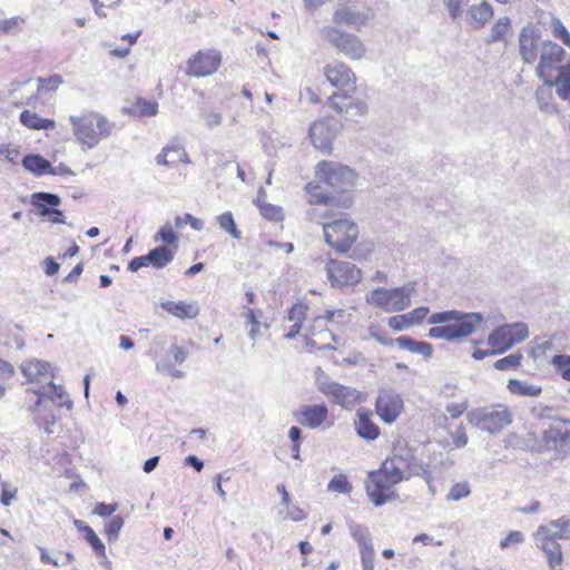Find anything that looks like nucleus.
Instances as JSON below:
<instances>
[{
    "label": "nucleus",
    "mask_w": 570,
    "mask_h": 570,
    "mask_svg": "<svg viewBox=\"0 0 570 570\" xmlns=\"http://www.w3.org/2000/svg\"><path fill=\"white\" fill-rule=\"evenodd\" d=\"M316 177L333 189L334 194L326 193L321 186L308 184L306 189L311 204L350 208L353 198L350 191L355 185L356 175L353 169L332 160H322L316 165Z\"/></svg>",
    "instance_id": "obj_1"
},
{
    "label": "nucleus",
    "mask_w": 570,
    "mask_h": 570,
    "mask_svg": "<svg viewBox=\"0 0 570 570\" xmlns=\"http://www.w3.org/2000/svg\"><path fill=\"white\" fill-rule=\"evenodd\" d=\"M481 313H463L452 309L433 313L429 316L428 323L435 325L429 330V337L458 342L473 334L482 324Z\"/></svg>",
    "instance_id": "obj_2"
},
{
    "label": "nucleus",
    "mask_w": 570,
    "mask_h": 570,
    "mask_svg": "<svg viewBox=\"0 0 570 570\" xmlns=\"http://www.w3.org/2000/svg\"><path fill=\"white\" fill-rule=\"evenodd\" d=\"M69 121L76 140L90 149L108 138L114 129V124L106 116L96 111L70 116Z\"/></svg>",
    "instance_id": "obj_3"
},
{
    "label": "nucleus",
    "mask_w": 570,
    "mask_h": 570,
    "mask_svg": "<svg viewBox=\"0 0 570 570\" xmlns=\"http://www.w3.org/2000/svg\"><path fill=\"white\" fill-rule=\"evenodd\" d=\"M414 293L415 283L393 288L377 287L366 294L365 301L386 313H395L404 311L411 305V297Z\"/></svg>",
    "instance_id": "obj_4"
},
{
    "label": "nucleus",
    "mask_w": 570,
    "mask_h": 570,
    "mask_svg": "<svg viewBox=\"0 0 570 570\" xmlns=\"http://www.w3.org/2000/svg\"><path fill=\"white\" fill-rule=\"evenodd\" d=\"M320 224L323 227L325 242L340 253L351 249L360 235L357 224L347 216L335 217L331 222Z\"/></svg>",
    "instance_id": "obj_5"
},
{
    "label": "nucleus",
    "mask_w": 570,
    "mask_h": 570,
    "mask_svg": "<svg viewBox=\"0 0 570 570\" xmlns=\"http://www.w3.org/2000/svg\"><path fill=\"white\" fill-rule=\"evenodd\" d=\"M320 37L340 53L352 60H361L366 55V47L354 33L347 32L337 26L326 24L320 29Z\"/></svg>",
    "instance_id": "obj_6"
},
{
    "label": "nucleus",
    "mask_w": 570,
    "mask_h": 570,
    "mask_svg": "<svg viewBox=\"0 0 570 570\" xmlns=\"http://www.w3.org/2000/svg\"><path fill=\"white\" fill-rule=\"evenodd\" d=\"M397 473H394L384 463L377 471L370 472L365 483L366 493L374 505L381 507L395 499L394 485L402 482Z\"/></svg>",
    "instance_id": "obj_7"
},
{
    "label": "nucleus",
    "mask_w": 570,
    "mask_h": 570,
    "mask_svg": "<svg viewBox=\"0 0 570 570\" xmlns=\"http://www.w3.org/2000/svg\"><path fill=\"white\" fill-rule=\"evenodd\" d=\"M383 463L397 473L402 480H409L414 475L430 476L428 465L419 462L413 450L403 441L395 443L392 455L386 458Z\"/></svg>",
    "instance_id": "obj_8"
},
{
    "label": "nucleus",
    "mask_w": 570,
    "mask_h": 570,
    "mask_svg": "<svg viewBox=\"0 0 570 570\" xmlns=\"http://www.w3.org/2000/svg\"><path fill=\"white\" fill-rule=\"evenodd\" d=\"M570 421L554 417L541 432L543 451L553 453L556 460H566L570 455Z\"/></svg>",
    "instance_id": "obj_9"
},
{
    "label": "nucleus",
    "mask_w": 570,
    "mask_h": 570,
    "mask_svg": "<svg viewBox=\"0 0 570 570\" xmlns=\"http://www.w3.org/2000/svg\"><path fill=\"white\" fill-rule=\"evenodd\" d=\"M315 383L321 393L343 409L351 410L363 401L362 394L356 389L331 380L320 367L315 372Z\"/></svg>",
    "instance_id": "obj_10"
},
{
    "label": "nucleus",
    "mask_w": 570,
    "mask_h": 570,
    "mask_svg": "<svg viewBox=\"0 0 570 570\" xmlns=\"http://www.w3.org/2000/svg\"><path fill=\"white\" fill-rule=\"evenodd\" d=\"M469 421L479 430L495 434L512 422V413L507 406L497 404L471 411Z\"/></svg>",
    "instance_id": "obj_11"
},
{
    "label": "nucleus",
    "mask_w": 570,
    "mask_h": 570,
    "mask_svg": "<svg viewBox=\"0 0 570 570\" xmlns=\"http://www.w3.org/2000/svg\"><path fill=\"white\" fill-rule=\"evenodd\" d=\"M223 53L217 48H202L185 62V75L190 78L209 77L218 71Z\"/></svg>",
    "instance_id": "obj_12"
},
{
    "label": "nucleus",
    "mask_w": 570,
    "mask_h": 570,
    "mask_svg": "<svg viewBox=\"0 0 570 570\" xmlns=\"http://www.w3.org/2000/svg\"><path fill=\"white\" fill-rule=\"evenodd\" d=\"M529 336L528 325L522 322L504 324L494 328L488 336V344L499 354L523 342Z\"/></svg>",
    "instance_id": "obj_13"
},
{
    "label": "nucleus",
    "mask_w": 570,
    "mask_h": 570,
    "mask_svg": "<svg viewBox=\"0 0 570 570\" xmlns=\"http://www.w3.org/2000/svg\"><path fill=\"white\" fill-rule=\"evenodd\" d=\"M324 269L331 286L335 288L354 286L362 279L361 269L347 261L330 258Z\"/></svg>",
    "instance_id": "obj_14"
},
{
    "label": "nucleus",
    "mask_w": 570,
    "mask_h": 570,
    "mask_svg": "<svg viewBox=\"0 0 570 570\" xmlns=\"http://www.w3.org/2000/svg\"><path fill=\"white\" fill-rule=\"evenodd\" d=\"M564 49L551 40H544L539 55L537 66V76L546 82L547 78H552L554 71L559 72L560 65L564 59Z\"/></svg>",
    "instance_id": "obj_15"
},
{
    "label": "nucleus",
    "mask_w": 570,
    "mask_h": 570,
    "mask_svg": "<svg viewBox=\"0 0 570 570\" xmlns=\"http://www.w3.org/2000/svg\"><path fill=\"white\" fill-rule=\"evenodd\" d=\"M342 129V124L335 118H323L309 126V137L315 148L330 153L333 140Z\"/></svg>",
    "instance_id": "obj_16"
},
{
    "label": "nucleus",
    "mask_w": 570,
    "mask_h": 570,
    "mask_svg": "<svg viewBox=\"0 0 570 570\" xmlns=\"http://www.w3.org/2000/svg\"><path fill=\"white\" fill-rule=\"evenodd\" d=\"M323 75L331 86L344 91L354 92L356 89V76L354 71L342 61H332L323 67Z\"/></svg>",
    "instance_id": "obj_17"
},
{
    "label": "nucleus",
    "mask_w": 570,
    "mask_h": 570,
    "mask_svg": "<svg viewBox=\"0 0 570 570\" xmlns=\"http://www.w3.org/2000/svg\"><path fill=\"white\" fill-rule=\"evenodd\" d=\"M31 383H38V389H29L27 392H31L37 395L36 406H39L45 397L51 400L58 406H67L70 409L72 402L67 400V392L63 386L56 385L52 382V377H28Z\"/></svg>",
    "instance_id": "obj_18"
},
{
    "label": "nucleus",
    "mask_w": 570,
    "mask_h": 570,
    "mask_svg": "<svg viewBox=\"0 0 570 570\" xmlns=\"http://www.w3.org/2000/svg\"><path fill=\"white\" fill-rule=\"evenodd\" d=\"M375 409L384 423L391 424L401 415L404 403L399 393L392 390H381L375 402Z\"/></svg>",
    "instance_id": "obj_19"
},
{
    "label": "nucleus",
    "mask_w": 570,
    "mask_h": 570,
    "mask_svg": "<svg viewBox=\"0 0 570 570\" xmlns=\"http://www.w3.org/2000/svg\"><path fill=\"white\" fill-rule=\"evenodd\" d=\"M328 106L342 115L345 119L355 120L367 112V106L360 99L352 98L348 94L335 92L327 99Z\"/></svg>",
    "instance_id": "obj_20"
},
{
    "label": "nucleus",
    "mask_w": 570,
    "mask_h": 570,
    "mask_svg": "<svg viewBox=\"0 0 570 570\" xmlns=\"http://www.w3.org/2000/svg\"><path fill=\"white\" fill-rule=\"evenodd\" d=\"M544 40H541L540 30L532 24L524 27L519 36V50L525 63H533L540 52Z\"/></svg>",
    "instance_id": "obj_21"
},
{
    "label": "nucleus",
    "mask_w": 570,
    "mask_h": 570,
    "mask_svg": "<svg viewBox=\"0 0 570 570\" xmlns=\"http://www.w3.org/2000/svg\"><path fill=\"white\" fill-rule=\"evenodd\" d=\"M371 18L370 9H358L355 6L340 3L333 12V24H345L355 29H361Z\"/></svg>",
    "instance_id": "obj_22"
},
{
    "label": "nucleus",
    "mask_w": 570,
    "mask_h": 570,
    "mask_svg": "<svg viewBox=\"0 0 570 570\" xmlns=\"http://www.w3.org/2000/svg\"><path fill=\"white\" fill-rule=\"evenodd\" d=\"M327 416L328 409L324 403L305 405L294 412L295 421L308 429L320 428L326 421Z\"/></svg>",
    "instance_id": "obj_23"
},
{
    "label": "nucleus",
    "mask_w": 570,
    "mask_h": 570,
    "mask_svg": "<svg viewBox=\"0 0 570 570\" xmlns=\"http://www.w3.org/2000/svg\"><path fill=\"white\" fill-rule=\"evenodd\" d=\"M569 525L570 520L562 517L558 520L551 521L546 525L539 527L534 533L535 544H544V542H557L558 539L564 537L566 530Z\"/></svg>",
    "instance_id": "obj_24"
},
{
    "label": "nucleus",
    "mask_w": 570,
    "mask_h": 570,
    "mask_svg": "<svg viewBox=\"0 0 570 570\" xmlns=\"http://www.w3.org/2000/svg\"><path fill=\"white\" fill-rule=\"evenodd\" d=\"M156 163L166 167H176L188 163V155L178 141H173L165 146L157 155Z\"/></svg>",
    "instance_id": "obj_25"
},
{
    "label": "nucleus",
    "mask_w": 570,
    "mask_h": 570,
    "mask_svg": "<svg viewBox=\"0 0 570 570\" xmlns=\"http://www.w3.org/2000/svg\"><path fill=\"white\" fill-rule=\"evenodd\" d=\"M371 416L372 414L362 407L357 410L354 422L357 435L368 441L375 440L380 435V429Z\"/></svg>",
    "instance_id": "obj_26"
},
{
    "label": "nucleus",
    "mask_w": 570,
    "mask_h": 570,
    "mask_svg": "<svg viewBox=\"0 0 570 570\" xmlns=\"http://www.w3.org/2000/svg\"><path fill=\"white\" fill-rule=\"evenodd\" d=\"M544 85L556 87L558 97L570 102V61L559 68L556 79L547 78Z\"/></svg>",
    "instance_id": "obj_27"
},
{
    "label": "nucleus",
    "mask_w": 570,
    "mask_h": 570,
    "mask_svg": "<svg viewBox=\"0 0 570 570\" xmlns=\"http://www.w3.org/2000/svg\"><path fill=\"white\" fill-rule=\"evenodd\" d=\"M124 112L132 117H153L158 112V104L155 100H147L140 97L129 101L124 108Z\"/></svg>",
    "instance_id": "obj_28"
},
{
    "label": "nucleus",
    "mask_w": 570,
    "mask_h": 570,
    "mask_svg": "<svg viewBox=\"0 0 570 570\" xmlns=\"http://www.w3.org/2000/svg\"><path fill=\"white\" fill-rule=\"evenodd\" d=\"M20 122L30 130H52L56 121L50 118H42L37 112L23 110L19 116Z\"/></svg>",
    "instance_id": "obj_29"
},
{
    "label": "nucleus",
    "mask_w": 570,
    "mask_h": 570,
    "mask_svg": "<svg viewBox=\"0 0 570 570\" xmlns=\"http://www.w3.org/2000/svg\"><path fill=\"white\" fill-rule=\"evenodd\" d=\"M469 23L475 29L482 28L493 17V9L488 1L470 7L468 11Z\"/></svg>",
    "instance_id": "obj_30"
},
{
    "label": "nucleus",
    "mask_w": 570,
    "mask_h": 570,
    "mask_svg": "<svg viewBox=\"0 0 570 570\" xmlns=\"http://www.w3.org/2000/svg\"><path fill=\"white\" fill-rule=\"evenodd\" d=\"M255 205L257 206L261 215L265 219H267L269 222H274V223L283 222V219H284L283 208L281 206H276V205L266 203L265 193L263 191L262 188L258 190L257 198L255 200Z\"/></svg>",
    "instance_id": "obj_31"
},
{
    "label": "nucleus",
    "mask_w": 570,
    "mask_h": 570,
    "mask_svg": "<svg viewBox=\"0 0 570 570\" xmlns=\"http://www.w3.org/2000/svg\"><path fill=\"white\" fill-rule=\"evenodd\" d=\"M161 308L178 318H195L199 313V309L195 304L185 302H163Z\"/></svg>",
    "instance_id": "obj_32"
},
{
    "label": "nucleus",
    "mask_w": 570,
    "mask_h": 570,
    "mask_svg": "<svg viewBox=\"0 0 570 570\" xmlns=\"http://www.w3.org/2000/svg\"><path fill=\"white\" fill-rule=\"evenodd\" d=\"M395 342L400 348L421 354L426 360L432 356L433 347L428 342L415 341L407 336H400L395 340Z\"/></svg>",
    "instance_id": "obj_33"
},
{
    "label": "nucleus",
    "mask_w": 570,
    "mask_h": 570,
    "mask_svg": "<svg viewBox=\"0 0 570 570\" xmlns=\"http://www.w3.org/2000/svg\"><path fill=\"white\" fill-rule=\"evenodd\" d=\"M31 202L41 217H43L45 210L50 212L51 208L58 207L61 204L60 197L50 193H35L31 196Z\"/></svg>",
    "instance_id": "obj_34"
},
{
    "label": "nucleus",
    "mask_w": 570,
    "mask_h": 570,
    "mask_svg": "<svg viewBox=\"0 0 570 570\" xmlns=\"http://www.w3.org/2000/svg\"><path fill=\"white\" fill-rule=\"evenodd\" d=\"M508 391L518 396H539L542 392V387L540 385L530 384L527 381L511 379L508 381L507 385Z\"/></svg>",
    "instance_id": "obj_35"
},
{
    "label": "nucleus",
    "mask_w": 570,
    "mask_h": 570,
    "mask_svg": "<svg viewBox=\"0 0 570 570\" xmlns=\"http://www.w3.org/2000/svg\"><path fill=\"white\" fill-rule=\"evenodd\" d=\"M75 525L79 531L83 533L86 541L90 544L97 557L102 558L106 557V548L96 532L89 525L85 524L80 520L75 521Z\"/></svg>",
    "instance_id": "obj_36"
},
{
    "label": "nucleus",
    "mask_w": 570,
    "mask_h": 570,
    "mask_svg": "<svg viewBox=\"0 0 570 570\" xmlns=\"http://www.w3.org/2000/svg\"><path fill=\"white\" fill-rule=\"evenodd\" d=\"M175 254V249L166 246H159L148 253V258L150 265L155 268H164L174 259Z\"/></svg>",
    "instance_id": "obj_37"
},
{
    "label": "nucleus",
    "mask_w": 570,
    "mask_h": 570,
    "mask_svg": "<svg viewBox=\"0 0 570 570\" xmlns=\"http://www.w3.org/2000/svg\"><path fill=\"white\" fill-rule=\"evenodd\" d=\"M22 165L27 170L37 175H42L51 168V165L47 159L40 155L33 154L24 156L22 159Z\"/></svg>",
    "instance_id": "obj_38"
},
{
    "label": "nucleus",
    "mask_w": 570,
    "mask_h": 570,
    "mask_svg": "<svg viewBox=\"0 0 570 570\" xmlns=\"http://www.w3.org/2000/svg\"><path fill=\"white\" fill-rule=\"evenodd\" d=\"M535 546L546 552L549 566L552 570H556L557 567L561 564L562 553L558 542H544V544L541 543Z\"/></svg>",
    "instance_id": "obj_39"
},
{
    "label": "nucleus",
    "mask_w": 570,
    "mask_h": 570,
    "mask_svg": "<svg viewBox=\"0 0 570 570\" xmlns=\"http://www.w3.org/2000/svg\"><path fill=\"white\" fill-rule=\"evenodd\" d=\"M553 86L542 85L535 90V99L540 110L551 112L554 110L552 104V91Z\"/></svg>",
    "instance_id": "obj_40"
},
{
    "label": "nucleus",
    "mask_w": 570,
    "mask_h": 570,
    "mask_svg": "<svg viewBox=\"0 0 570 570\" xmlns=\"http://www.w3.org/2000/svg\"><path fill=\"white\" fill-rule=\"evenodd\" d=\"M351 535L357 542L360 550L373 547L368 530L366 527L350 523L348 525Z\"/></svg>",
    "instance_id": "obj_41"
},
{
    "label": "nucleus",
    "mask_w": 570,
    "mask_h": 570,
    "mask_svg": "<svg viewBox=\"0 0 570 570\" xmlns=\"http://www.w3.org/2000/svg\"><path fill=\"white\" fill-rule=\"evenodd\" d=\"M549 28L556 39L560 40L566 47L570 48V32L558 17L553 16L551 18Z\"/></svg>",
    "instance_id": "obj_42"
},
{
    "label": "nucleus",
    "mask_w": 570,
    "mask_h": 570,
    "mask_svg": "<svg viewBox=\"0 0 570 570\" xmlns=\"http://www.w3.org/2000/svg\"><path fill=\"white\" fill-rule=\"evenodd\" d=\"M511 29V21L508 17L500 18L491 28L489 42H497L504 38Z\"/></svg>",
    "instance_id": "obj_43"
},
{
    "label": "nucleus",
    "mask_w": 570,
    "mask_h": 570,
    "mask_svg": "<svg viewBox=\"0 0 570 570\" xmlns=\"http://www.w3.org/2000/svg\"><path fill=\"white\" fill-rule=\"evenodd\" d=\"M62 82H63L62 77L59 75H51L49 77L38 78L37 79V91L39 94L55 91L59 88V86Z\"/></svg>",
    "instance_id": "obj_44"
},
{
    "label": "nucleus",
    "mask_w": 570,
    "mask_h": 570,
    "mask_svg": "<svg viewBox=\"0 0 570 570\" xmlns=\"http://www.w3.org/2000/svg\"><path fill=\"white\" fill-rule=\"evenodd\" d=\"M141 35V30H138L135 33H126L121 37L124 41L128 43L126 48H116L110 50V55L117 58H125L129 55L131 47L137 42L138 38Z\"/></svg>",
    "instance_id": "obj_45"
},
{
    "label": "nucleus",
    "mask_w": 570,
    "mask_h": 570,
    "mask_svg": "<svg viewBox=\"0 0 570 570\" xmlns=\"http://www.w3.org/2000/svg\"><path fill=\"white\" fill-rule=\"evenodd\" d=\"M158 236L163 243L168 245L167 247L175 249V252L177 250L178 237H177L176 233L174 232L173 226L169 223H167L160 227V229L158 232Z\"/></svg>",
    "instance_id": "obj_46"
},
{
    "label": "nucleus",
    "mask_w": 570,
    "mask_h": 570,
    "mask_svg": "<svg viewBox=\"0 0 570 570\" xmlns=\"http://www.w3.org/2000/svg\"><path fill=\"white\" fill-rule=\"evenodd\" d=\"M470 493L471 488L466 481L458 482L450 488L446 499L449 501H460L461 499L469 497Z\"/></svg>",
    "instance_id": "obj_47"
},
{
    "label": "nucleus",
    "mask_w": 570,
    "mask_h": 570,
    "mask_svg": "<svg viewBox=\"0 0 570 570\" xmlns=\"http://www.w3.org/2000/svg\"><path fill=\"white\" fill-rule=\"evenodd\" d=\"M521 360H522V354H520V353L510 354L508 356H504V357L498 360L493 364V366H494V368H497L499 371H507V370H510V368H517V367L520 366Z\"/></svg>",
    "instance_id": "obj_48"
},
{
    "label": "nucleus",
    "mask_w": 570,
    "mask_h": 570,
    "mask_svg": "<svg viewBox=\"0 0 570 570\" xmlns=\"http://www.w3.org/2000/svg\"><path fill=\"white\" fill-rule=\"evenodd\" d=\"M330 491L338 493H350L352 491V484L348 482L344 474L335 475L327 485Z\"/></svg>",
    "instance_id": "obj_49"
},
{
    "label": "nucleus",
    "mask_w": 570,
    "mask_h": 570,
    "mask_svg": "<svg viewBox=\"0 0 570 570\" xmlns=\"http://www.w3.org/2000/svg\"><path fill=\"white\" fill-rule=\"evenodd\" d=\"M551 363L561 372V376L570 381V355L558 354L552 357Z\"/></svg>",
    "instance_id": "obj_50"
},
{
    "label": "nucleus",
    "mask_w": 570,
    "mask_h": 570,
    "mask_svg": "<svg viewBox=\"0 0 570 570\" xmlns=\"http://www.w3.org/2000/svg\"><path fill=\"white\" fill-rule=\"evenodd\" d=\"M279 514L282 515L283 519H288L292 521H301L306 517L304 511L293 503H289L285 505L282 510H279Z\"/></svg>",
    "instance_id": "obj_51"
},
{
    "label": "nucleus",
    "mask_w": 570,
    "mask_h": 570,
    "mask_svg": "<svg viewBox=\"0 0 570 570\" xmlns=\"http://www.w3.org/2000/svg\"><path fill=\"white\" fill-rule=\"evenodd\" d=\"M445 8L452 19H458L462 16L464 7L468 6L469 0H443Z\"/></svg>",
    "instance_id": "obj_52"
},
{
    "label": "nucleus",
    "mask_w": 570,
    "mask_h": 570,
    "mask_svg": "<svg viewBox=\"0 0 570 570\" xmlns=\"http://www.w3.org/2000/svg\"><path fill=\"white\" fill-rule=\"evenodd\" d=\"M218 223L220 227L227 230L232 236L236 238L239 237V232L236 228L234 218L230 213H224L218 216Z\"/></svg>",
    "instance_id": "obj_53"
},
{
    "label": "nucleus",
    "mask_w": 570,
    "mask_h": 570,
    "mask_svg": "<svg viewBox=\"0 0 570 570\" xmlns=\"http://www.w3.org/2000/svg\"><path fill=\"white\" fill-rule=\"evenodd\" d=\"M389 326L396 331L401 332L409 327H411L410 321L407 318L406 314L395 315L389 318L387 321Z\"/></svg>",
    "instance_id": "obj_54"
},
{
    "label": "nucleus",
    "mask_w": 570,
    "mask_h": 570,
    "mask_svg": "<svg viewBox=\"0 0 570 570\" xmlns=\"http://www.w3.org/2000/svg\"><path fill=\"white\" fill-rule=\"evenodd\" d=\"M430 313L429 307L420 306L406 313L411 326L420 324Z\"/></svg>",
    "instance_id": "obj_55"
},
{
    "label": "nucleus",
    "mask_w": 570,
    "mask_h": 570,
    "mask_svg": "<svg viewBox=\"0 0 570 570\" xmlns=\"http://www.w3.org/2000/svg\"><path fill=\"white\" fill-rule=\"evenodd\" d=\"M361 562L363 570H375L374 569V548H366L360 550Z\"/></svg>",
    "instance_id": "obj_56"
},
{
    "label": "nucleus",
    "mask_w": 570,
    "mask_h": 570,
    "mask_svg": "<svg viewBox=\"0 0 570 570\" xmlns=\"http://www.w3.org/2000/svg\"><path fill=\"white\" fill-rule=\"evenodd\" d=\"M468 401H463L460 403H449L445 406V411L451 419H458L468 410Z\"/></svg>",
    "instance_id": "obj_57"
},
{
    "label": "nucleus",
    "mask_w": 570,
    "mask_h": 570,
    "mask_svg": "<svg viewBox=\"0 0 570 570\" xmlns=\"http://www.w3.org/2000/svg\"><path fill=\"white\" fill-rule=\"evenodd\" d=\"M306 311L307 307L303 304L294 305L288 313L289 321L302 325V322L306 316Z\"/></svg>",
    "instance_id": "obj_58"
},
{
    "label": "nucleus",
    "mask_w": 570,
    "mask_h": 570,
    "mask_svg": "<svg viewBox=\"0 0 570 570\" xmlns=\"http://www.w3.org/2000/svg\"><path fill=\"white\" fill-rule=\"evenodd\" d=\"M21 22L22 20L19 17L0 20V35H7L18 29Z\"/></svg>",
    "instance_id": "obj_59"
},
{
    "label": "nucleus",
    "mask_w": 570,
    "mask_h": 570,
    "mask_svg": "<svg viewBox=\"0 0 570 570\" xmlns=\"http://www.w3.org/2000/svg\"><path fill=\"white\" fill-rule=\"evenodd\" d=\"M124 525V519L120 515L114 517L107 524H106V534L109 537H116L120 529Z\"/></svg>",
    "instance_id": "obj_60"
},
{
    "label": "nucleus",
    "mask_w": 570,
    "mask_h": 570,
    "mask_svg": "<svg viewBox=\"0 0 570 570\" xmlns=\"http://www.w3.org/2000/svg\"><path fill=\"white\" fill-rule=\"evenodd\" d=\"M524 537L520 531H511L504 539L500 541V548L505 549L511 544H518L523 542Z\"/></svg>",
    "instance_id": "obj_61"
},
{
    "label": "nucleus",
    "mask_w": 570,
    "mask_h": 570,
    "mask_svg": "<svg viewBox=\"0 0 570 570\" xmlns=\"http://www.w3.org/2000/svg\"><path fill=\"white\" fill-rule=\"evenodd\" d=\"M0 155L4 156L10 163H17L20 150L18 147L7 144L0 147Z\"/></svg>",
    "instance_id": "obj_62"
},
{
    "label": "nucleus",
    "mask_w": 570,
    "mask_h": 570,
    "mask_svg": "<svg viewBox=\"0 0 570 570\" xmlns=\"http://www.w3.org/2000/svg\"><path fill=\"white\" fill-rule=\"evenodd\" d=\"M16 495H17L16 488H10L6 484L2 485L0 501L4 507H9L12 503V501L16 499Z\"/></svg>",
    "instance_id": "obj_63"
},
{
    "label": "nucleus",
    "mask_w": 570,
    "mask_h": 570,
    "mask_svg": "<svg viewBox=\"0 0 570 570\" xmlns=\"http://www.w3.org/2000/svg\"><path fill=\"white\" fill-rule=\"evenodd\" d=\"M149 265H150V262H149L148 254H147V255L134 257L128 264V269L131 272H137L140 268L147 267Z\"/></svg>",
    "instance_id": "obj_64"
}]
</instances>
